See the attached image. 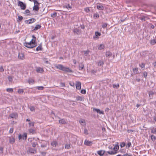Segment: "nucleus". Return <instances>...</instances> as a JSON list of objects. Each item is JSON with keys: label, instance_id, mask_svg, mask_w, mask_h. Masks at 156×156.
<instances>
[{"label": "nucleus", "instance_id": "e433bc0d", "mask_svg": "<svg viewBox=\"0 0 156 156\" xmlns=\"http://www.w3.org/2000/svg\"><path fill=\"white\" fill-rule=\"evenodd\" d=\"M15 142V139L14 138H9V142L10 143L12 144Z\"/></svg>", "mask_w": 156, "mask_h": 156}, {"label": "nucleus", "instance_id": "2f4dec72", "mask_svg": "<svg viewBox=\"0 0 156 156\" xmlns=\"http://www.w3.org/2000/svg\"><path fill=\"white\" fill-rule=\"evenodd\" d=\"M16 114H15L14 113L10 115V117L12 118H16Z\"/></svg>", "mask_w": 156, "mask_h": 156}, {"label": "nucleus", "instance_id": "39448f33", "mask_svg": "<svg viewBox=\"0 0 156 156\" xmlns=\"http://www.w3.org/2000/svg\"><path fill=\"white\" fill-rule=\"evenodd\" d=\"M84 144L87 146H90L92 145V142L91 141H90L86 140L84 141Z\"/></svg>", "mask_w": 156, "mask_h": 156}, {"label": "nucleus", "instance_id": "cd10ccee", "mask_svg": "<svg viewBox=\"0 0 156 156\" xmlns=\"http://www.w3.org/2000/svg\"><path fill=\"white\" fill-rule=\"evenodd\" d=\"M6 91L8 92L12 93L13 92V90L12 88H8L6 89Z\"/></svg>", "mask_w": 156, "mask_h": 156}, {"label": "nucleus", "instance_id": "bf43d9fd", "mask_svg": "<svg viewBox=\"0 0 156 156\" xmlns=\"http://www.w3.org/2000/svg\"><path fill=\"white\" fill-rule=\"evenodd\" d=\"M4 71V69L2 66H0V72H3Z\"/></svg>", "mask_w": 156, "mask_h": 156}, {"label": "nucleus", "instance_id": "4468645a", "mask_svg": "<svg viewBox=\"0 0 156 156\" xmlns=\"http://www.w3.org/2000/svg\"><path fill=\"white\" fill-rule=\"evenodd\" d=\"M76 100L79 101H83L84 100L83 98L81 97L78 96L76 98Z\"/></svg>", "mask_w": 156, "mask_h": 156}, {"label": "nucleus", "instance_id": "09e8293b", "mask_svg": "<svg viewBox=\"0 0 156 156\" xmlns=\"http://www.w3.org/2000/svg\"><path fill=\"white\" fill-rule=\"evenodd\" d=\"M29 131L30 133H32L33 134L35 132V131L33 129H29Z\"/></svg>", "mask_w": 156, "mask_h": 156}, {"label": "nucleus", "instance_id": "393cba45", "mask_svg": "<svg viewBox=\"0 0 156 156\" xmlns=\"http://www.w3.org/2000/svg\"><path fill=\"white\" fill-rule=\"evenodd\" d=\"M93 17L94 19H96L97 18H99V14L97 13H96L94 14Z\"/></svg>", "mask_w": 156, "mask_h": 156}, {"label": "nucleus", "instance_id": "37998d69", "mask_svg": "<svg viewBox=\"0 0 156 156\" xmlns=\"http://www.w3.org/2000/svg\"><path fill=\"white\" fill-rule=\"evenodd\" d=\"M154 94V93L153 91H150L149 92V97H152Z\"/></svg>", "mask_w": 156, "mask_h": 156}, {"label": "nucleus", "instance_id": "69168bd1", "mask_svg": "<svg viewBox=\"0 0 156 156\" xmlns=\"http://www.w3.org/2000/svg\"><path fill=\"white\" fill-rule=\"evenodd\" d=\"M30 110L32 111H34V107H31L30 108Z\"/></svg>", "mask_w": 156, "mask_h": 156}, {"label": "nucleus", "instance_id": "49530a36", "mask_svg": "<svg viewBox=\"0 0 156 156\" xmlns=\"http://www.w3.org/2000/svg\"><path fill=\"white\" fill-rule=\"evenodd\" d=\"M80 123L82 125H83V124H85V122L84 120H82L80 121Z\"/></svg>", "mask_w": 156, "mask_h": 156}, {"label": "nucleus", "instance_id": "dca6fc26", "mask_svg": "<svg viewBox=\"0 0 156 156\" xmlns=\"http://www.w3.org/2000/svg\"><path fill=\"white\" fill-rule=\"evenodd\" d=\"M63 7L68 9H71L72 8L71 5L69 4H66L64 5Z\"/></svg>", "mask_w": 156, "mask_h": 156}, {"label": "nucleus", "instance_id": "0eeeda50", "mask_svg": "<svg viewBox=\"0 0 156 156\" xmlns=\"http://www.w3.org/2000/svg\"><path fill=\"white\" fill-rule=\"evenodd\" d=\"M26 7V4L20 1V7L21 9L23 10L25 9Z\"/></svg>", "mask_w": 156, "mask_h": 156}, {"label": "nucleus", "instance_id": "4d7b16f0", "mask_svg": "<svg viewBox=\"0 0 156 156\" xmlns=\"http://www.w3.org/2000/svg\"><path fill=\"white\" fill-rule=\"evenodd\" d=\"M84 133L85 134L87 135L88 134V133L87 130L86 129H84Z\"/></svg>", "mask_w": 156, "mask_h": 156}, {"label": "nucleus", "instance_id": "c9c22d12", "mask_svg": "<svg viewBox=\"0 0 156 156\" xmlns=\"http://www.w3.org/2000/svg\"><path fill=\"white\" fill-rule=\"evenodd\" d=\"M151 43L152 45L156 43V39L151 40Z\"/></svg>", "mask_w": 156, "mask_h": 156}, {"label": "nucleus", "instance_id": "58836bf2", "mask_svg": "<svg viewBox=\"0 0 156 156\" xmlns=\"http://www.w3.org/2000/svg\"><path fill=\"white\" fill-rule=\"evenodd\" d=\"M37 145V142H33L32 143V146L34 147H36Z\"/></svg>", "mask_w": 156, "mask_h": 156}, {"label": "nucleus", "instance_id": "774afa93", "mask_svg": "<svg viewBox=\"0 0 156 156\" xmlns=\"http://www.w3.org/2000/svg\"><path fill=\"white\" fill-rule=\"evenodd\" d=\"M122 156H131V154H125L122 155Z\"/></svg>", "mask_w": 156, "mask_h": 156}, {"label": "nucleus", "instance_id": "052dcab7", "mask_svg": "<svg viewBox=\"0 0 156 156\" xmlns=\"http://www.w3.org/2000/svg\"><path fill=\"white\" fill-rule=\"evenodd\" d=\"M81 93L83 94H85L86 93V90L84 89H83L81 90Z\"/></svg>", "mask_w": 156, "mask_h": 156}, {"label": "nucleus", "instance_id": "5701e85b", "mask_svg": "<svg viewBox=\"0 0 156 156\" xmlns=\"http://www.w3.org/2000/svg\"><path fill=\"white\" fill-rule=\"evenodd\" d=\"M133 71L134 73L135 74H137L139 73V71L138 70V69L137 68H135L134 69H133Z\"/></svg>", "mask_w": 156, "mask_h": 156}, {"label": "nucleus", "instance_id": "13d9d810", "mask_svg": "<svg viewBox=\"0 0 156 156\" xmlns=\"http://www.w3.org/2000/svg\"><path fill=\"white\" fill-rule=\"evenodd\" d=\"M93 111H96L97 113H98L100 111V109H99L94 108L93 109Z\"/></svg>", "mask_w": 156, "mask_h": 156}, {"label": "nucleus", "instance_id": "7ed1b4c3", "mask_svg": "<svg viewBox=\"0 0 156 156\" xmlns=\"http://www.w3.org/2000/svg\"><path fill=\"white\" fill-rule=\"evenodd\" d=\"M33 1L34 3V6L33 8V10L36 11H37L39 9V6L40 5V3L37 2V1Z\"/></svg>", "mask_w": 156, "mask_h": 156}, {"label": "nucleus", "instance_id": "a878e982", "mask_svg": "<svg viewBox=\"0 0 156 156\" xmlns=\"http://www.w3.org/2000/svg\"><path fill=\"white\" fill-rule=\"evenodd\" d=\"M36 20L34 18L30 19L29 20V23H32L35 21Z\"/></svg>", "mask_w": 156, "mask_h": 156}, {"label": "nucleus", "instance_id": "aec40b11", "mask_svg": "<svg viewBox=\"0 0 156 156\" xmlns=\"http://www.w3.org/2000/svg\"><path fill=\"white\" fill-rule=\"evenodd\" d=\"M51 145L53 147H56L58 144V143L56 141H53L51 143Z\"/></svg>", "mask_w": 156, "mask_h": 156}, {"label": "nucleus", "instance_id": "0e129e2a", "mask_svg": "<svg viewBox=\"0 0 156 156\" xmlns=\"http://www.w3.org/2000/svg\"><path fill=\"white\" fill-rule=\"evenodd\" d=\"M60 85L61 87H65V84L64 83H61L60 84Z\"/></svg>", "mask_w": 156, "mask_h": 156}, {"label": "nucleus", "instance_id": "4be33fe9", "mask_svg": "<svg viewBox=\"0 0 156 156\" xmlns=\"http://www.w3.org/2000/svg\"><path fill=\"white\" fill-rule=\"evenodd\" d=\"M105 48V45L104 44H101L98 46V49L99 50H101Z\"/></svg>", "mask_w": 156, "mask_h": 156}, {"label": "nucleus", "instance_id": "ddd939ff", "mask_svg": "<svg viewBox=\"0 0 156 156\" xmlns=\"http://www.w3.org/2000/svg\"><path fill=\"white\" fill-rule=\"evenodd\" d=\"M42 50V45L41 44H40L36 48V50L37 51H41Z\"/></svg>", "mask_w": 156, "mask_h": 156}, {"label": "nucleus", "instance_id": "5fc2aeb1", "mask_svg": "<svg viewBox=\"0 0 156 156\" xmlns=\"http://www.w3.org/2000/svg\"><path fill=\"white\" fill-rule=\"evenodd\" d=\"M29 126H34V122H30L29 123Z\"/></svg>", "mask_w": 156, "mask_h": 156}, {"label": "nucleus", "instance_id": "20e7f679", "mask_svg": "<svg viewBox=\"0 0 156 156\" xmlns=\"http://www.w3.org/2000/svg\"><path fill=\"white\" fill-rule=\"evenodd\" d=\"M101 35V34L100 33L96 31L95 32V35L93 36V38L94 39H97L99 38V37Z\"/></svg>", "mask_w": 156, "mask_h": 156}, {"label": "nucleus", "instance_id": "864d4df0", "mask_svg": "<svg viewBox=\"0 0 156 156\" xmlns=\"http://www.w3.org/2000/svg\"><path fill=\"white\" fill-rule=\"evenodd\" d=\"M139 66L142 68H144L145 67V65L144 63H141L139 64Z\"/></svg>", "mask_w": 156, "mask_h": 156}, {"label": "nucleus", "instance_id": "4c0bfd02", "mask_svg": "<svg viewBox=\"0 0 156 156\" xmlns=\"http://www.w3.org/2000/svg\"><path fill=\"white\" fill-rule=\"evenodd\" d=\"M30 12L29 10L28 9H27L24 12V13L26 15H28L29 14Z\"/></svg>", "mask_w": 156, "mask_h": 156}, {"label": "nucleus", "instance_id": "f03ea898", "mask_svg": "<svg viewBox=\"0 0 156 156\" xmlns=\"http://www.w3.org/2000/svg\"><path fill=\"white\" fill-rule=\"evenodd\" d=\"M56 69L62 70L63 71L69 72L72 73L73 72L72 70L70 69L69 68L66 67L62 64H55L54 65Z\"/></svg>", "mask_w": 156, "mask_h": 156}, {"label": "nucleus", "instance_id": "a19ab883", "mask_svg": "<svg viewBox=\"0 0 156 156\" xmlns=\"http://www.w3.org/2000/svg\"><path fill=\"white\" fill-rule=\"evenodd\" d=\"M151 131L152 133H156V128H153L152 129H151Z\"/></svg>", "mask_w": 156, "mask_h": 156}, {"label": "nucleus", "instance_id": "2eb2a0df", "mask_svg": "<svg viewBox=\"0 0 156 156\" xmlns=\"http://www.w3.org/2000/svg\"><path fill=\"white\" fill-rule=\"evenodd\" d=\"M84 65L83 63L81 62L79 66V69L80 70H82L84 68Z\"/></svg>", "mask_w": 156, "mask_h": 156}, {"label": "nucleus", "instance_id": "6e6552de", "mask_svg": "<svg viewBox=\"0 0 156 156\" xmlns=\"http://www.w3.org/2000/svg\"><path fill=\"white\" fill-rule=\"evenodd\" d=\"M105 151L103 150L98 151L97 152L98 154L100 156H103V155L105 154Z\"/></svg>", "mask_w": 156, "mask_h": 156}, {"label": "nucleus", "instance_id": "6e6d98bb", "mask_svg": "<svg viewBox=\"0 0 156 156\" xmlns=\"http://www.w3.org/2000/svg\"><path fill=\"white\" fill-rule=\"evenodd\" d=\"M143 75L144 77L146 78L147 76V73L146 72H144L143 73Z\"/></svg>", "mask_w": 156, "mask_h": 156}, {"label": "nucleus", "instance_id": "bb28decb", "mask_svg": "<svg viewBox=\"0 0 156 156\" xmlns=\"http://www.w3.org/2000/svg\"><path fill=\"white\" fill-rule=\"evenodd\" d=\"M41 27V26L40 25H37L35 27L34 30H37L38 29H40Z\"/></svg>", "mask_w": 156, "mask_h": 156}, {"label": "nucleus", "instance_id": "9d476101", "mask_svg": "<svg viewBox=\"0 0 156 156\" xmlns=\"http://www.w3.org/2000/svg\"><path fill=\"white\" fill-rule=\"evenodd\" d=\"M76 87L77 89L80 90L81 88V83L79 82H77L76 84Z\"/></svg>", "mask_w": 156, "mask_h": 156}, {"label": "nucleus", "instance_id": "f704fd0d", "mask_svg": "<svg viewBox=\"0 0 156 156\" xmlns=\"http://www.w3.org/2000/svg\"><path fill=\"white\" fill-rule=\"evenodd\" d=\"M29 83L30 84H34V80L32 79H30L29 80Z\"/></svg>", "mask_w": 156, "mask_h": 156}, {"label": "nucleus", "instance_id": "3c124183", "mask_svg": "<svg viewBox=\"0 0 156 156\" xmlns=\"http://www.w3.org/2000/svg\"><path fill=\"white\" fill-rule=\"evenodd\" d=\"M120 145L121 147H123L125 146V143L124 142H121Z\"/></svg>", "mask_w": 156, "mask_h": 156}, {"label": "nucleus", "instance_id": "f3484780", "mask_svg": "<svg viewBox=\"0 0 156 156\" xmlns=\"http://www.w3.org/2000/svg\"><path fill=\"white\" fill-rule=\"evenodd\" d=\"M119 146L118 145H115L113 147V150L114 151H115L116 153H117V151L119 149Z\"/></svg>", "mask_w": 156, "mask_h": 156}, {"label": "nucleus", "instance_id": "473e14b6", "mask_svg": "<svg viewBox=\"0 0 156 156\" xmlns=\"http://www.w3.org/2000/svg\"><path fill=\"white\" fill-rule=\"evenodd\" d=\"M25 58L24 55L23 53L20 54V59L23 60Z\"/></svg>", "mask_w": 156, "mask_h": 156}, {"label": "nucleus", "instance_id": "f8f14e48", "mask_svg": "<svg viewBox=\"0 0 156 156\" xmlns=\"http://www.w3.org/2000/svg\"><path fill=\"white\" fill-rule=\"evenodd\" d=\"M97 9L99 10H103L104 9L103 6L101 4H99L97 5Z\"/></svg>", "mask_w": 156, "mask_h": 156}, {"label": "nucleus", "instance_id": "c756f323", "mask_svg": "<svg viewBox=\"0 0 156 156\" xmlns=\"http://www.w3.org/2000/svg\"><path fill=\"white\" fill-rule=\"evenodd\" d=\"M151 137L152 140L153 141H154L156 139V137L154 135H151Z\"/></svg>", "mask_w": 156, "mask_h": 156}, {"label": "nucleus", "instance_id": "412c9836", "mask_svg": "<svg viewBox=\"0 0 156 156\" xmlns=\"http://www.w3.org/2000/svg\"><path fill=\"white\" fill-rule=\"evenodd\" d=\"M107 152L108 154H112H112H116V152H115V151H114L113 150H112V151H108Z\"/></svg>", "mask_w": 156, "mask_h": 156}, {"label": "nucleus", "instance_id": "8fccbe9b", "mask_svg": "<svg viewBox=\"0 0 156 156\" xmlns=\"http://www.w3.org/2000/svg\"><path fill=\"white\" fill-rule=\"evenodd\" d=\"M9 81L10 82H12V77L11 76H9L8 77Z\"/></svg>", "mask_w": 156, "mask_h": 156}, {"label": "nucleus", "instance_id": "f257e3e1", "mask_svg": "<svg viewBox=\"0 0 156 156\" xmlns=\"http://www.w3.org/2000/svg\"><path fill=\"white\" fill-rule=\"evenodd\" d=\"M32 39L28 43H24V45L29 48H32L35 47L37 45L36 38L34 35H32Z\"/></svg>", "mask_w": 156, "mask_h": 156}, {"label": "nucleus", "instance_id": "a211bd4d", "mask_svg": "<svg viewBox=\"0 0 156 156\" xmlns=\"http://www.w3.org/2000/svg\"><path fill=\"white\" fill-rule=\"evenodd\" d=\"M105 55L106 57L109 58L112 56V53L110 51H107Z\"/></svg>", "mask_w": 156, "mask_h": 156}, {"label": "nucleus", "instance_id": "7c9ffc66", "mask_svg": "<svg viewBox=\"0 0 156 156\" xmlns=\"http://www.w3.org/2000/svg\"><path fill=\"white\" fill-rule=\"evenodd\" d=\"M89 52V50H87V51H83L84 55L86 56H87L88 55Z\"/></svg>", "mask_w": 156, "mask_h": 156}, {"label": "nucleus", "instance_id": "a18cd8bd", "mask_svg": "<svg viewBox=\"0 0 156 156\" xmlns=\"http://www.w3.org/2000/svg\"><path fill=\"white\" fill-rule=\"evenodd\" d=\"M73 32L74 33L78 34L79 33V30L76 28L75 29L73 30Z\"/></svg>", "mask_w": 156, "mask_h": 156}, {"label": "nucleus", "instance_id": "1a4fd4ad", "mask_svg": "<svg viewBox=\"0 0 156 156\" xmlns=\"http://www.w3.org/2000/svg\"><path fill=\"white\" fill-rule=\"evenodd\" d=\"M27 138V133H24L22 135L20 134V139H23V140H26Z\"/></svg>", "mask_w": 156, "mask_h": 156}, {"label": "nucleus", "instance_id": "423d86ee", "mask_svg": "<svg viewBox=\"0 0 156 156\" xmlns=\"http://www.w3.org/2000/svg\"><path fill=\"white\" fill-rule=\"evenodd\" d=\"M36 70L38 73H42L44 71L43 68L40 67H37L36 68Z\"/></svg>", "mask_w": 156, "mask_h": 156}, {"label": "nucleus", "instance_id": "9b49d317", "mask_svg": "<svg viewBox=\"0 0 156 156\" xmlns=\"http://www.w3.org/2000/svg\"><path fill=\"white\" fill-rule=\"evenodd\" d=\"M28 151L30 153H34L35 152H36V150L34 149L30 148L28 149Z\"/></svg>", "mask_w": 156, "mask_h": 156}, {"label": "nucleus", "instance_id": "680f3d73", "mask_svg": "<svg viewBox=\"0 0 156 156\" xmlns=\"http://www.w3.org/2000/svg\"><path fill=\"white\" fill-rule=\"evenodd\" d=\"M145 16H143L140 18V19L142 21H145Z\"/></svg>", "mask_w": 156, "mask_h": 156}, {"label": "nucleus", "instance_id": "e2e57ef3", "mask_svg": "<svg viewBox=\"0 0 156 156\" xmlns=\"http://www.w3.org/2000/svg\"><path fill=\"white\" fill-rule=\"evenodd\" d=\"M3 151V148L2 147H0V153H2Z\"/></svg>", "mask_w": 156, "mask_h": 156}, {"label": "nucleus", "instance_id": "b1692460", "mask_svg": "<svg viewBox=\"0 0 156 156\" xmlns=\"http://www.w3.org/2000/svg\"><path fill=\"white\" fill-rule=\"evenodd\" d=\"M104 64V62L103 60H100L98 62V65L99 66H102Z\"/></svg>", "mask_w": 156, "mask_h": 156}, {"label": "nucleus", "instance_id": "6ab92c4d", "mask_svg": "<svg viewBox=\"0 0 156 156\" xmlns=\"http://www.w3.org/2000/svg\"><path fill=\"white\" fill-rule=\"evenodd\" d=\"M59 123L61 124H65L66 123V121L63 119L59 120Z\"/></svg>", "mask_w": 156, "mask_h": 156}, {"label": "nucleus", "instance_id": "72a5a7b5", "mask_svg": "<svg viewBox=\"0 0 156 156\" xmlns=\"http://www.w3.org/2000/svg\"><path fill=\"white\" fill-rule=\"evenodd\" d=\"M131 144L130 142H128L126 146V148L128 149L131 146Z\"/></svg>", "mask_w": 156, "mask_h": 156}, {"label": "nucleus", "instance_id": "c03bdc74", "mask_svg": "<svg viewBox=\"0 0 156 156\" xmlns=\"http://www.w3.org/2000/svg\"><path fill=\"white\" fill-rule=\"evenodd\" d=\"M113 86L114 88L117 89L119 87V85L118 83L117 84H114Z\"/></svg>", "mask_w": 156, "mask_h": 156}, {"label": "nucleus", "instance_id": "ea45409f", "mask_svg": "<svg viewBox=\"0 0 156 156\" xmlns=\"http://www.w3.org/2000/svg\"><path fill=\"white\" fill-rule=\"evenodd\" d=\"M65 148L66 149H69L70 148V146L69 144H66L65 145Z\"/></svg>", "mask_w": 156, "mask_h": 156}, {"label": "nucleus", "instance_id": "79ce46f5", "mask_svg": "<svg viewBox=\"0 0 156 156\" xmlns=\"http://www.w3.org/2000/svg\"><path fill=\"white\" fill-rule=\"evenodd\" d=\"M107 27V24L106 23H102V28H105Z\"/></svg>", "mask_w": 156, "mask_h": 156}, {"label": "nucleus", "instance_id": "c85d7f7f", "mask_svg": "<svg viewBox=\"0 0 156 156\" xmlns=\"http://www.w3.org/2000/svg\"><path fill=\"white\" fill-rule=\"evenodd\" d=\"M38 90H42L44 89V87L43 86H37L36 87Z\"/></svg>", "mask_w": 156, "mask_h": 156}, {"label": "nucleus", "instance_id": "338daca9", "mask_svg": "<svg viewBox=\"0 0 156 156\" xmlns=\"http://www.w3.org/2000/svg\"><path fill=\"white\" fill-rule=\"evenodd\" d=\"M13 128H11L9 130V132L10 133H12L13 132Z\"/></svg>", "mask_w": 156, "mask_h": 156}, {"label": "nucleus", "instance_id": "de8ad7c7", "mask_svg": "<svg viewBox=\"0 0 156 156\" xmlns=\"http://www.w3.org/2000/svg\"><path fill=\"white\" fill-rule=\"evenodd\" d=\"M84 11L88 13L90 12V10L88 7L85 8L84 9Z\"/></svg>", "mask_w": 156, "mask_h": 156}, {"label": "nucleus", "instance_id": "603ef678", "mask_svg": "<svg viewBox=\"0 0 156 156\" xmlns=\"http://www.w3.org/2000/svg\"><path fill=\"white\" fill-rule=\"evenodd\" d=\"M57 16V13L56 12H54L51 14V16L52 17H54Z\"/></svg>", "mask_w": 156, "mask_h": 156}]
</instances>
